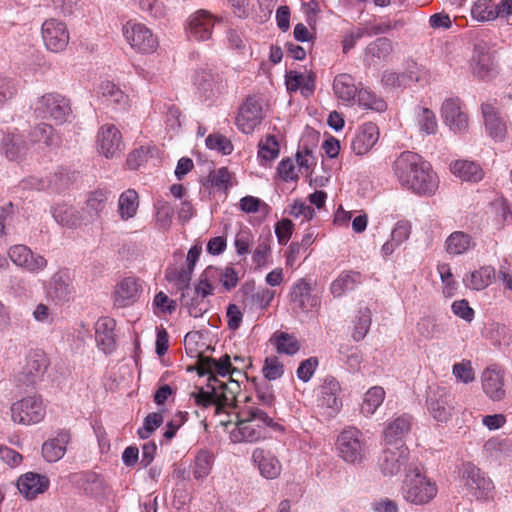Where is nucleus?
<instances>
[{
	"label": "nucleus",
	"mask_w": 512,
	"mask_h": 512,
	"mask_svg": "<svg viewBox=\"0 0 512 512\" xmlns=\"http://www.w3.org/2000/svg\"><path fill=\"white\" fill-rule=\"evenodd\" d=\"M199 374L207 375L208 382L194 394L197 405L215 406L216 413H230L234 409L236 396L240 391L238 377L244 374L233 367L230 357L223 355L219 359L201 357L199 360Z\"/></svg>",
	"instance_id": "1"
},
{
	"label": "nucleus",
	"mask_w": 512,
	"mask_h": 512,
	"mask_svg": "<svg viewBox=\"0 0 512 512\" xmlns=\"http://www.w3.org/2000/svg\"><path fill=\"white\" fill-rule=\"evenodd\" d=\"M394 173L401 185L418 195H433L439 180L429 162L420 155L405 151L394 162Z\"/></svg>",
	"instance_id": "2"
},
{
	"label": "nucleus",
	"mask_w": 512,
	"mask_h": 512,
	"mask_svg": "<svg viewBox=\"0 0 512 512\" xmlns=\"http://www.w3.org/2000/svg\"><path fill=\"white\" fill-rule=\"evenodd\" d=\"M269 430L280 432L283 428L267 411L254 405H246L236 415L235 427L230 431L234 443H255L266 439Z\"/></svg>",
	"instance_id": "3"
},
{
	"label": "nucleus",
	"mask_w": 512,
	"mask_h": 512,
	"mask_svg": "<svg viewBox=\"0 0 512 512\" xmlns=\"http://www.w3.org/2000/svg\"><path fill=\"white\" fill-rule=\"evenodd\" d=\"M436 482L427 477L418 467L406 470L401 486V496L409 504L422 506L429 504L437 495Z\"/></svg>",
	"instance_id": "4"
},
{
	"label": "nucleus",
	"mask_w": 512,
	"mask_h": 512,
	"mask_svg": "<svg viewBox=\"0 0 512 512\" xmlns=\"http://www.w3.org/2000/svg\"><path fill=\"white\" fill-rule=\"evenodd\" d=\"M335 446L338 456L349 464L362 463L368 451L363 433L355 427H348L341 431Z\"/></svg>",
	"instance_id": "5"
},
{
	"label": "nucleus",
	"mask_w": 512,
	"mask_h": 512,
	"mask_svg": "<svg viewBox=\"0 0 512 512\" xmlns=\"http://www.w3.org/2000/svg\"><path fill=\"white\" fill-rule=\"evenodd\" d=\"M121 31L124 40L135 53L150 55L159 47L158 37L144 23L129 20L123 24Z\"/></svg>",
	"instance_id": "6"
},
{
	"label": "nucleus",
	"mask_w": 512,
	"mask_h": 512,
	"mask_svg": "<svg viewBox=\"0 0 512 512\" xmlns=\"http://www.w3.org/2000/svg\"><path fill=\"white\" fill-rule=\"evenodd\" d=\"M193 85L202 101H215L227 92V79L223 72L201 69L193 76Z\"/></svg>",
	"instance_id": "7"
},
{
	"label": "nucleus",
	"mask_w": 512,
	"mask_h": 512,
	"mask_svg": "<svg viewBox=\"0 0 512 512\" xmlns=\"http://www.w3.org/2000/svg\"><path fill=\"white\" fill-rule=\"evenodd\" d=\"M34 112L41 118L62 124L68 120L72 109L69 99L59 93L51 92L42 95L35 101Z\"/></svg>",
	"instance_id": "8"
},
{
	"label": "nucleus",
	"mask_w": 512,
	"mask_h": 512,
	"mask_svg": "<svg viewBox=\"0 0 512 512\" xmlns=\"http://www.w3.org/2000/svg\"><path fill=\"white\" fill-rule=\"evenodd\" d=\"M11 420L15 424L30 426L40 423L46 415V406L39 395H29L11 404Z\"/></svg>",
	"instance_id": "9"
},
{
	"label": "nucleus",
	"mask_w": 512,
	"mask_h": 512,
	"mask_svg": "<svg viewBox=\"0 0 512 512\" xmlns=\"http://www.w3.org/2000/svg\"><path fill=\"white\" fill-rule=\"evenodd\" d=\"M426 408L429 416L439 424H447L457 414L455 397L442 387L428 393Z\"/></svg>",
	"instance_id": "10"
},
{
	"label": "nucleus",
	"mask_w": 512,
	"mask_h": 512,
	"mask_svg": "<svg viewBox=\"0 0 512 512\" xmlns=\"http://www.w3.org/2000/svg\"><path fill=\"white\" fill-rule=\"evenodd\" d=\"M461 479L467 492L477 500H488L492 497L494 484L492 480L476 465H463Z\"/></svg>",
	"instance_id": "11"
},
{
	"label": "nucleus",
	"mask_w": 512,
	"mask_h": 512,
	"mask_svg": "<svg viewBox=\"0 0 512 512\" xmlns=\"http://www.w3.org/2000/svg\"><path fill=\"white\" fill-rule=\"evenodd\" d=\"M40 32L43 44L48 51L60 53L67 48L70 33L64 21L48 18L42 23Z\"/></svg>",
	"instance_id": "12"
},
{
	"label": "nucleus",
	"mask_w": 512,
	"mask_h": 512,
	"mask_svg": "<svg viewBox=\"0 0 512 512\" xmlns=\"http://www.w3.org/2000/svg\"><path fill=\"white\" fill-rule=\"evenodd\" d=\"M143 293L142 281L130 276L119 281L114 289L112 299L114 306L126 308L137 303Z\"/></svg>",
	"instance_id": "13"
},
{
	"label": "nucleus",
	"mask_w": 512,
	"mask_h": 512,
	"mask_svg": "<svg viewBox=\"0 0 512 512\" xmlns=\"http://www.w3.org/2000/svg\"><path fill=\"white\" fill-rule=\"evenodd\" d=\"M444 123L456 133L464 132L469 127V117L459 98L446 99L440 109Z\"/></svg>",
	"instance_id": "14"
},
{
	"label": "nucleus",
	"mask_w": 512,
	"mask_h": 512,
	"mask_svg": "<svg viewBox=\"0 0 512 512\" xmlns=\"http://www.w3.org/2000/svg\"><path fill=\"white\" fill-rule=\"evenodd\" d=\"M263 119L262 105L254 97H248L240 106L236 117V126L245 134H250Z\"/></svg>",
	"instance_id": "15"
},
{
	"label": "nucleus",
	"mask_w": 512,
	"mask_h": 512,
	"mask_svg": "<svg viewBox=\"0 0 512 512\" xmlns=\"http://www.w3.org/2000/svg\"><path fill=\"white\" fill-rule=\"evenodd\" d=\"M216 18L207 10H198L187 19L186 32L189 38L206 41L211 38Z\"/></svg>",
	"instance_id": "16"
},
{
	"label": "nucleus",
	"mask_w": 512,
	"mask_h": 512,
	"mask_svg": "<svg viewBox=\"0 0 512 512\" xmlns=\"http://www.w3.org/2000/svg\"><path fill=\"white\" fill-rule=\"evenodd\" d=\"M409 459V449L404 444L394 448L383 450L379 458V467L384 476H394L400 472L402 467H406Z\"/></svg>",
	"instance_id": "17"
},
{
	"label": "nucleus",
	"mask_w": 512,
	"mask_h": 512,
	"mask_svg": "<svg viewBox=\"0 0 512 512\" xmlns=\"http://www.w3.org/2000/svg\"><path fill=\"white\" fill-rule=\"evenodd\" d=\"M99 152L106 158H113L123 149L122 134L113 124L100 127L97 134Z\"/></svg>",
	"instance_id": "18"
},
{
	"label": "nucleus",
	"mask_w": 512,
	"mask_h": 512,
	"mask_svg": "<svg viewBox=\"0 0 512 512\" xmlns=\"http://www.w3.org/2000/svg\"><path fill=\"white\" fill-rule=\"evenodd\" d=\"M341 386L338 380L328 376L324 379L320 386V396L318 398V406L327 410L328 416H333L342 407L340 398Z\"/></svg>",
	"instance_id": "19"
},
{
	"label": "nucleus",
	"mask_w": 512,
	"mask_h": 512,
	"mask_svg": "<svg viewBox=\"0 0 512 512\" xmlns=\"http://www.w3.org/2000/svg\"><path fill=\"white\" fill-rule=\"evenodd\" d=\"M470 65L473 75L482 80L490 79L497 73L494 56L482 45L475 47Z\"/></svg>",
	"instance_id": "20"
},
{
	"label": "nucleus",
	"mask_w": 512,
	"mask_h": 512,
	"mask_svg": "<svg viewBox=\"0 0 512 512\" xmlns=\"http://www.w3.org/2000/svg\"><path fill=\"white\" fill-rule=\"evenodd\" d=\"M484 393L493 401H500L505 397L504 371L492 365L487 367L481 375Z\"/></svg>",
	"instance_id": "21"
},
{
	"label": "nucleus",
	"mask_w": 512,
	"mask_h": 512,
	"mask_svg": "<svg viewBox=\"0 0 512 512\" xmlns=\"http://www.w3.org/2000/svg\"><path fill=\"white\" fill-rule=\"evenodd\" d=\"M481 110L488 135L495 141H503L507 136V123L500 116L495 105L490 102L483 103Z\"/></svg>",
	"instance_id": "22"
},
{
	"label": "nucleus",
	"mask_w": 512,
	"mask_h": 512,
	"mask_svg": "<svg viewBox=\"0 0 512 512\" xmlns=\"http://www.w3.org/2000/svg\"><path fill=\"white\" fill-rule=\"evenodd\" d=\"M252 462L265 479H276L281 474V462L268 450L256 448L252 453Z\"/></svg>",
	"instance_id": "23"
},
{
	"label": "nucleus",
	"mask_w": 512,
	"mask_h": 512,
	"mask_svg": "<svg viewBox=\"0 0 512 512\" xmlns=\"http://www.w3.org/2000/svg\"><path fill=\"white\" fill-rule=\"evenodd\" d=\"M379 139V129L376 124L367 122L361 125L351 142V149L356 155L368 153Z\"/></svg>",
	"instance_id": "24"
},
{
	"label": "nucleus",
	"mask_w": 512,
	"mask_h": 512,
	"mask_svg": "<svg viewBox=\"0 0 512 512\" xmlns=\"http://www.w3.org/2000/svg\"><path fill=\"white\" fill-rule=\"evenodd\" d=\"M412 427V416L399 415L389 420L383 430V438L388 445H397L409 434Z\"/></svg>",
	"instance_id": "25"
},
{
	"label": "nucleus",
	"mask_w": 512,
	"mask_h": 512,
	"mask_svg": "<svg viewBox=\"0 0 512 512\" xmlns=\"http://www.w3.org/2000/svg\"><path fill=\"white\" fill-rule=\"evenodd\" d=\"M49 484L50 481L46 476L33 472L25 473L17 481L19 492L29 500L44 493L49 488Z\"/></svg>",
	"instance_id": "26"
},
{
	"label": "nucleus",
	"mask_w": 512,
	"mask_h": 512,
	"mask_svg": "<svg viewBox=\"0 0 512 512\" xmlns=\"http://www.w3.org/2000/svg\"><path fill=\"white\" fill-rule=\"evenodd\" d=\"M115 326V320L110 317H102L95 324L97 347L105 354L112 353L116 348Z\"/></svg>",
	"instance_id": "27"
},
{
	"label": "nucleus",
	"mask_w": 512,
	"mask_h": 512,
	"mask_svg": "<svg viewBox=\"0 0 512 512\" xmlns=\"http://www.w3.org/2000/svg\"><path fill=\"white\" fill-rule=\"evenodd\" d=\"M285 84L290 93L299 90L304 97H309L315 90V75L313 72L302 73L291 70L286 73Z\"/></svg>",
	"instance_id": "28"
},
{
	"label": "nucleus",
	"mask_w": 512,
	"mask_h": 512,
	"mask_svg": "<svg viewBox=\"0 0 512 512\" xmlns=\"http://www.w3.org/2000/svg\"><path fill=\"white\" fill-rule=\"evenodd\" d=\"M292 301L304 312L317 308L320 300L311 293V286L305 279L298 280L292 287Z\"/></svg>",
	"instance_id": "29"
},
{
	"label": "nucleus",
	"mask_w": 512,
	"mask_h": 512,
	"mask_svg": "<svg viewBox=\"0 0 512 512\" xmlns=\"http://www.w3.org/2000/svg\"><path fill=\"white\" fill-rule=\"evenodd\" d=\"M496 278V270L491 265H483L466 274L463 278L464 285L475 291L486 289Z\"/></svg>",
	"instance_id": "30"
},
{
	"label": "nucleus",
	"mask_w": 512,
	"mask_h": 512,
	"mask_svg": "<svg viewBox=\"0 0 512 512\" xmlns=\"http://www.w3.org/2000/svg\"><path fill=\"white\" fill-rule=\"evenodd\" d=\"M48 366V359L42 350L30 351L25 360L23 374L27 382L33 383L40 378Z\"/></svg>",
	"instance_id": "31"
},
{
	"label": "nucleus",
	"mask_w": 512,
	"mask_h": 512,
	"mask_svg": "<svg viewBox=\"0 0 512 512\" xmlns=\"http://www.w3.org/2000/svg\"><path fill=\"white\" fill-rule=\"evenodd\" d=\"M363 281V276L360 272L354 270L342 271L335 280L330 284L331 294L338 298L345 293L354 290Z\"/></svg>",
	"instance_id": "32"
},
{
	"label": "nucleus",
	"mask_w": 512,
	"mask_h": 512,
	"mask_svg": "<svg viewBox=\"0 0 512 512\" xmlns=\"http://www.w3.org/2000/svg\"><path fill=\"white\" fill-rule=\"evenodd\" d=\"M96 95L98 98L103 99L109 104H114L119 108H126L128 105L129 97L125 94L118 85L110 80H102L97 88Z\"/></svg>",
	"instance_id": "33"
},
{
	"label": "nucleus",
	"mask_w": 512,
	"mask_h": 512,
	"mask_svg": "<svg viewBox=\"0 0 512 512\" xmlns=\"http://www.w3.org/2000/svg\"><path fill=\"white\" fill-rule=\"evenodd\" d=\"M372 323V311L366 304L359 303L352 319L351 337L355 342L362 341L368 334Z\"/></svg>",
	"instance_id": "34"
},
{
	"label": "nucleus",
	"mask_w": 512,
	"mask_h": 512,
	"mask_svg": "<svg viewBox=\"0 0 512 512\" xmlns=\"http://www.w3.org/2000/svg\"><path fill=\"white\" fill-rule=\"evenodd\" d=\"M411 234V224L406 220L398 221L393 227L390 239L381 247V253L384 257L390 256L399 246L406 242Z\"/></svg>",
	"instance_id": "35"
},
{
	"label": "nucleus",
	"mask_w": 512,
	"mask_h": 512,
	"mask_svg": "<svg viewBox=\"0 0 512 512\" xmlns=\"http://www.w3.org/2000/svg\"><path fill=\"white\" fill-rule=\"evenodd\" d=\"M413 121L421 135H434L438 131L436 115L427 107L417 105L413 109Z\"/></svg>",
	"instance_id": "36"
},
{
	"label": "nucleus",
	"mask_w": 512,
	"mask_h": 512,
	"mask_svg": "<svg viewBox=\"0 0 512 512\" xmlns=\"http://www.w3.org/2000/svg\"><path fill=\"white\" fill-rule=\"evenodd\" d=\"M483 452L492 461H505L512 456V441L507 438L493 437L485 442Z\"/></svg>",
	"instance_id": "37"
},
{
	"label": "nucleus",
	"mask_w": 512,
	"mask_h": 512,
	"mask_svg": "<svg viewBox=\"0 0 512 512\" xmlns=\"http://www.w3.org/2000/svg\"><path fill=\"white\" fill-rule=\"evenodd\" d=\"M333 90L339 100L352 104L356 101V94L359 89L350 74L342 73L334 78Z\"/></svg>",
	"instance_id": "38"
},
{
	"label": "nucleus",
	"mask_w": 512,
	"mask_h": 512,
	"mask_svg": "<svg viewBox=\"0 0 512 512\" xmlns=\"http://www.w3.org/2000/svg\"><path fill=\"white\" fill-rule=\"evenodd\" d=\"M453 175L463 181L478 182L483 179L484 171L479 164L468 160H456L450 164Z\"/></svg>",
	"instance_id": "39"
},
{
	"label": "nucleus",
	"mask_w": 512,
	"mask_h": 512,
	"mask_svg": "<svg viewBox=\"0 0 512 512\" xmlns=\"http://www.w3.org/2000/svg\"><path fill=\"white\" fill-rule=\"evenodd\" d=\"M70 441V434L67 431H61L53 439L44 442L42 446L43 457L48 462H56L60 460L65 452L67 444Z\"/></svg>",
	"instance_id": "40"
},
{
	"label": "nucleus",
	"mask_w": 512,
	"mask_h": 512,
	"mask_svg": "<svg viewBox=\"0 0 512 512\" xmlns=\"http://www.w3.org/2000/svg\"><path fill=\"white\" fill-rule=\"evenodd\" d=\"M476 245L472 236L463 231H455L451 233L446 241L445 248L448 254L457 256L468 252Z\"/></svg>",
	"instance_id": "41"
},
{
	"label": "nucleus",
	"mask_w": 512,
	"mask_h": 512,
	"mask_svg": "<svg viewBox=\"0 0 512 512\" xmlns=\"http://www.w3.org/2000/svg\"><path fill=\"white\" fill-rule=\"evenodd\" d=\"M385 390L381 386L369 388L362 398L360 412L365 417H371L385 400Z\"/></svg>",
	"instance_id": "42"
},
{
	"label": "nucleus",
	"mask_w": 512,
	"mask_h": 512,
	"mask_svg": "<svg viewBox=\"0 0 512 512\" xmlns=\"http://www.w3.org/2000/svg\"><path fill=\"white\" fill-rule=\"evenodd\" d=\"M279 153L280 145L275 136L267 135L259 141L257 158L261 166H270Z\"/></svg>",
	"instance_id": "43"
},
{
	"label": "nucleus",
	"mask_w": 512,
	"mask_h": 512,
	"mask_svg": "<svg viewBox=\"0 0 512 512\" xmlns=\"http://www.w3.org/2000/svg\"><path fill=\"white\" fill-rule=\"evenodd\" d=\"M139 196L134 189H127L121 193L118 200V214L121 220L127 221L137 214Z\"/></svg>",
	"instance_id": "44"
},
{
	"label": "nucleus",
	"mask_w": 512,
	"mask_h": 512,
	"mask_svg": "<svg viewBox=\"0 0 512 512\" xmlns=\"http://www.w3.org/2000/svg\"><path fill=\"white\" fill-rule=\"evenodd\" d=\"M51 213L55 221L61 226L75 228L81 224L78 212L65 203H60L51 208Z\"/></svg>",
	"instance_id": "45"
},
{
	"label": "nucleus",
	"mask_w": 512,
	"mask_h": 512,
	"mask_svg": "<svg viewBox=\"0 0 512 512\" xmlns=\"http://www.w3.org/2000/svg\"><path fill=\"white\" fill-rule=\"evenodd\" d=\"M26 149L27 145L19 134H3L2 150L8 159L17 160L25 153Z\"/></svg>",
	"instance_id": "46"
},
{
	"label": "nucleus",
	"mask_w": 512,
	"mask_h": 512,
	"mask_svg": "<svg viewBox=\"0 0 512 512\" xmlns=\"http://www.w3.org/2000/svg\"><path fill=\"white\" fill-rule=\"evenodd\" d=\"M181 304L190 316L198 318L203 316L209 309V301L197 294L182 293Z\"/></svg>",
	"instance_id": "47"
},
{
	"label": "nucleus",
	"mask_w": 512,
	"mask_h": 512,
	"mask_svg": "<svg viewBox=\"0 0 512 512\" xmlns=\"http://www.w3.org/2000/svg\"><path fill=\"white\" fill-rule=\"evenodd\" d=\"M276 351L280 354L294 355L300 349V344L295 336L283 331H277L271 338Z\"/></svg>",
	"instance_id": "48"
},
{
	"label": "nucleus",
	"mask_w": 512,
	"mask_h": 512,
	"mask_svg": "<svg viewBox=\"0 0 512 512\" xmlns=\"http://www.w3.org/2000/svg\"><path fill=\"white\" fill-rule=\"evenodd\" d=\"M217 275L216 267H207L201 274L193 293L204 298L212 295L217 286Z\"/></svg>",
	"instance_id": "49"
},
{
	"label": "nucleus",
	"mask_w": 512,
	"mask_h": 512,
	"mask_svg": "<svg viewBox=\"0 0 512 512\" xmlns=\"http://www.w3.org/2000/svg\"><path fill=\"white\" fill-rule=\"evenodd\" d=\"M29 141L31 143H44L46 146H55L59 143V137L54 133L51 125L41 123L31 130Z\"/></svg>",
	"instance_id": "50"
},
{
	"label": "nucleus",
	"mask_w": 512,
	"mask_h": 512,
	"mask_svg": "<svg viewBox=\"0 0 512 512\" xmlns=\"http://www.w3.org/2000/svg\"><path fill=\"white\" fill-rule=\"evenodd\" d=\"M48 294L59 300L70 294V278L67 272L59 271L52 276Z\"/></svg>",
	"instance_id": "51"
},
{
	"label": "nucleus",
	"mask_w": 512,
	"mask_h": 512,
	"mask_svg": "<svg viewBox=\"0 0 512 512\" xmlns=\"http://www.w3.org/2000/svg\"><path fill=\"white\" fill-rule=\"evenodd\" d=\"M496 3L492 0H477L471 8V16L480 22L491 21L498 17Z\"/></svg>",
	"instance_id": "52"
},
{
	"label": "nucleus",
	"mask_w": 512,
	"mask_h": 512,
	"mask_svg": "<svg viewBox=\"0 0 512 512\" xmlns=\"http://www.w3.org/2000/svg\"><path fill=\"white\" fill-rule=\"evenodd\" d=\"M213 462V455L210 452L206 450L200 451L196 455L192 465V473L194 478L198 480L206 478L211 472Z\"/></svg>",
	"instance_id": "53"
},
{
	"label": "nucleus",
	"mask_w": 512,
	"mask_h": 512,
	"mask_svg": "<svg viewBox=\"0 0 512 512\" xmlns=\"http://www.w3.org/2000/svg\"><path fill=\"white\" fill-rule=\"evenodd\" d=\"M359 106L371 109L377 112L386 110V102L376 94L367 89H359L356 94V101Z\"/></svg>",
	"instance_id": "54"
},
{
	"label": "nucleus",
	"mask_w": 512,
	"mask_h": 512,
	"mask_svg": "<svg viewBox=\"0 0 512 512\" xmlns=\"http://www.w3.org/2000/svg\"><path fill=\"white\" fill-rule=\"evenodd\" d=\"M192 273L185 266L170 267L166 270V279L172 283L178 290H184L189 287Z\"/></svg>",
	"instance_id": "55"
},
{
	"label": "nucleus",
	"mask_w": 512,
	"mask_h": 512,
	"mask_svg": "<svg viewBox=\"0 0 512 512\" xmlns=\"http://www.w3.org/2000/svg\"><path fill=\"white\" fill-rule=\"evenodd\" d=\"M390 26L389 25H385L384 27L382 26H378V27H374V31L373 32H368V29L366 28H355L353 30H351L350 32H348L344 38H343V41H342V46H343V52L344 53H347L349 50H351L356 42L361 39L365 34H378V33H384L386 32L387 30H389Z\"/></svg>",
	"instance_id": "56"
},
{
	"label": "nucleus",
	"mask_w": 512,
	"mask_h": 512,
	"mask_svg": "<svg viewBox=\"0 0 512 512\" xmlns=\"http://www.w3.org/2000/svg\"><path fill=\"white\" fill-rule=\"evenodd\" d=\"M108 200V193L103 190H96L89 194L86 201V208L91 217H98L105 209Z\"/></svg>",
	"instance_id": "57"
},
{
	"label": "nucleus",
	"mask_w": 512,
	"mask_h": 512,
	"mask_svg": "<svg viewBox=\"0 0 512 512\" xmlns=\"http://www.w3.org/2000/svg\"><path fill=\"white\" fill-rule=\"evenodd\" d=\"M452 374L457 382L463 384H469L475 380V371L472 362L467 359L455 363L452 366Z\"/></svg>",
	"instance_id": "58"
},
{
	"label": "nucleus",
	"mask_w": 512,
	"mask_h": 512,
	"mask_svg": "<svg viewBox=\"0 0 512 512\" xmlns=\"http://www.w3.org/2000/svg\"><path fill=\"white\" fill-rule=\"evenodd\" d=\"M205 144L207 148L215 150L223 155H229L233 151L232 142L226 136L220 133L210 134L206 138Z\"/></svg>",
	"instance_id": "59"
},
{
	"label": "nucleus",
	"mask_w": 512,
	"mask_h": 512,
	"mask_svg": "<svg viewBox=\"0 0 512 512\" xmlns=\"http://www.w3.org/2000/svg\"><path fill=\"white\" fill-rule=\"evenodd\" d=\"M255 402L250 405L259 407L262 410L272 408L275 402V396L273 394L272 387L268 384L260 385L256 388Z\"/></svg>",
	"instance_id": "60"
},
{
	"label": "nucleus",
	"mask_w": 512,
	"mask_h": 512,
	"mask_svg": "<svg viewBox=\"0 0 512 512\" xmlns=\"http://www.w3.org/2000/svg\"><path fill=\"white\" fill-rule=\"evenodd\" d=\"M232 178V173L226 167H221L212 171L208 180L211 186L227 191L233 186Z\"/></svg>",
	"instance_id": "61"
},
{
	"label": "nucleus",
	"mask_w": 512,
	"mask_h": 512,
	"mask_svg": "<svg viewBox=\"0 0 512 512\" xmlns=\"http://www.w3.org/2000/svg\"><path fill=\"white\" fill-rule=\"evenodd\" d=\"M153 312L157 316L172 314L176 310V303L164 292H158L153 299Z\"/></svg>",
	"instance_id": "62"
},
{
	"label": "nucleus",
	"mask_w": 512,
	"mask_h": 512,
	"mask_svg": "<svg viewBox=\"0 0 512 512\" xmlns=\"http://www.w3.org/2000/svg\"><path fill=\"white\" fill-rule=\"evenodd\" d=\"M288 214L302 222L311 220L314 217V208L302 200H295L288 209Z\"/></svg>",
	"instance_id": "63"
},
{
	"label": "nucleus",
	"mask_w": 512,
	"mask_h": 512,
	"mask_svg": "<svg viewBox=\"0 0 512 512\" xmlns=\"http://www.w3.org/2000/svg\"><path fill=\"white\" fill-rule=\"evenodd\" d=\"M417 332L425 339H432L440 333V326L436 319L430 316L422 317L417 323Z\"/></svg>",
	"instance_id": "64"
}]
</instances>
